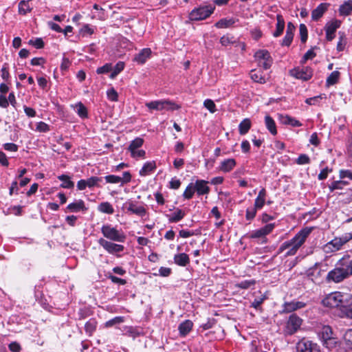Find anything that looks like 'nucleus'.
Here are the masks:
<instances>
[{"label": "nucleus", "instance_id": "obj_1", "mask_svg": "<svg viewBox=\"0 0 352 352\" xmlns=\"http://www.w3.org/2000/svg\"><path fill=\"white\" fill-rule=\"evenodd\" d=\"M352 296L350 294L336 292L327 295L322 301L324 307L330 308H339L340 316L352 319V310L351 302Z\"/></svg>", "mask_w": 352, "mask_h": 352}, {"label": "nucleus", "instance_id": "obj_2", "mask_svg": "<svg viewBox=\"0 0 352 352\" xmlns=\"http://www.w3.org/2000/svg\"><path fill=\"white\" fill-rule=\"evenodd\" d=\"M312 230L313 228L311 227L302 228L292 239L283 242L279 247L278 253H282L287 250L285 253L286 256L294 255Z\"/></svg>", "mask_w": 352, "mask_h": 352}, {"label": "nucleus", "instance_id": "obj_3", "mask_svg": "<svg viewBox=\"0 0 352 352\" xmlns=\"http://www.w3.org/2000/svg\"><path fill=\"white\" fill-rule=\"evenodd\" d=\"M214 4L208 3L200 5L193 8L188 14V19L191 21H203L210 16L215 10Z\"/></svg>", "mask_w": 352, "mask_h": 352}, {"label": "nucleus", "instance_id": "obj_4", "mask_svg": "<svg viewBox=\"0 0 352 352\" xmlns=\"http://www.w3.org/2000/svg\"><path fill=\"white\" fill-rule=\"evenodd\" d=\"M352 239V233L347 232L340 236L335 237L327 243L323 247V251L326 254L337 252L342 249V246Z\"/></svg>", "mask_w": 352, "mask_h": 352}, {"label": "nucleus", "instance_id": "obj_5", "mask_svg": "<svg viewBox=\"0 0 352 352\" xmlns=\"http://www.w3.org/2000/svg\"><path fill=\"white\" fill-rule=\"evenodd\" d=\"M101 232L103 236L109 241L124 243L126 239V236L122 230H118L109 223L102 226Z\"/></svg>", "mask_w": 352, "mask_h": 352}, {"label": "nucleus", "instance_id": "obj_6", "mask_svg": "<svg viewBox=\"0 0 352 352\" xmlns=\"http://www.w3.org/2000/svg\"><path fill=\"white\" fill-rule=\"evenodd\" d=\"M318 337L322 345L328 349L335 348L337 345V338L333 337L332 328L329 325L323 326L318 332Z\"/></svg>", "mask_w": 352, "mask_h": 352}, {"label": "nucleus", "instance_id": "obj_7", "mask_svg": "<svg viewBox=\"0 0 352 352\" xmlns=\"http://www.w3.org/2000/svg\"><path fill=\"white\" fill-rule=\"evenodd\" d=\"M145 106L150 110L156 111H174L180 109V106L170 100H153L145 104Z\"/></svg>", "mask_w": 352, "mask_h": 352}, {"label": "nucleus", "instance_id": "obj_8", "mask_svg": "<svg viewBox=\"0 0 352 352\" xmlns=\"http://www.w3.org/2000/svg\"><path fill=\"white\" fill-rule=\"evenodd\" d=\"M302 319L296 314H292L285 322L283 332L285 336H292L296 333L302 324Z\"/></svg>", "mask_w": 352, "mask_h": 352}, {"label": "nucleus", "instance_id": "obj_9", "mask_svg": "<svg viewBox=\"0 0 352 352\" xmlns=\"http://www.w3.org/2000/svg\"><path fill=\"white\" fill-rule=\"evenodd\" d=\"M115 241H109L104 238H100L98 243L100 246L110 254L116 255V257L120 258L121 255L119 253L122 252L125 248L123 245L114 243Z\"/></svg>", "mask_w": 352, "mask_h": 352}, {"label": "nucleus", "instance_id": "obj_10", "mask_svg": "<svg viewBox=\"0 0 352 352\" xmlns=\"http://www.w3.org/2000/svg\"><path fill=\"white\" fill-rule=\"evenodd\" d=\"M289 73L291 76L296 79L307 81L312 78L314 70L311 67L308 66L302 67H296L290 69Z\"/></svg>", "mask_w": 352, "mask_h": 352}, {"label": "nucleus", "instance_id": "obj_11", "mask_svg": "<svg viewBox=\"0 0 352 352\" xmlns=\"http://www.w3.org/2000/svg\"><path fill=\"white\" fill-rule=\"evenodd\" d=\"M296 352H320V346L317 343L302 338L296 344Z\"/></svg>", "mask_w": 352, "mask_h": 352}, {"label": "nucleus", "instance_id": "obj_12", "mask_svg": "<svg viewBox=\"0 0 352 352\" xmlns=\"http://www.w3.org/2000/svg\"><path fill=\"white\" fill-rule=\"evenodd\" d=\"M348 278L342 270L339 267L337 263L335 265V267L329 271L326 276L327 283H339L342 282L344 280Z\"/></svg>", "mask_w": 352, "mask_h": 352}, {"label": "nucleus", "instance_id": "obj_13", "mask_svg": "<svg viewBox=\"0 0 352 352\" xmlns=\"http://www.w3.org/2000/svg\"><path fill=\"white\" fill-rule=\"evenodd\" d=\"M341 21L338 19H333L328 21L324 25V30L326 34V39L328 41H331L336 36V30L340 28Z\"/></svg>", "mask_w": 352, "mask_h": 352}, {"label": "nucleus", "instance_id": "obj_14", "mask_svg": "<svg viewBox=\"0 0 352 352\" xmlns=\"http://www.w3.org/2000/svg\"><path fill=\"white\" fill-rule=\"evenodd\" d=\"M337 264L347 278L352 276V257L351 255L348 254L344 255L338 261Z\"/></svg>", "mask_w": 352, "mask_h": 352}, {"label": "nucleus", "instance_id": "obj_15", "mask_svg": "<svg viewBox=\"0 0 352 352\" xmlns=\"http://www.w3.org/2000/svg\"><path fill=\"white\" fill-rule=\"evenodd\" d=\"M275 227V223H268L265 226L253 230L250 234L249 237L250 239H263L265 238V236L272 232Z\"/></svg>", "mask_w": 352, "mask_h": 352}, {"label": "nucleus", "instance_id": "obj_16", "mask_svg": "<svg viewBox=\"0 0 352 352\" xmlns=\"http://www.w3.org/2000/svg\"><path fill=\"white\" fill-rule=\"evenodd\" d=\"M124 207L126 208L128 212L137 214L140 217H144L146 214V210L142 206H137L133 201L129 199L124 204Z\"/></svg>", "mask_w": 352, "mask_h": 352}, {"label": "nucleus", "instance_id": "obj_17", "mask_svg": "<svg viewBox=\"0 0 352 352\" xmlns=\"http://www.w3.org/2000/svg\"><path fill=\"white\" fill-rule=\"evenodd\" d=\"M321 266L320 263H316L314 266L307 270V276L312 280H317L326 272V270H322Z\"/></svg>", "mask_w": 352, "mask_h": 352}, {"label": "nucleus", "instance_id": "obj_18", "mask_svg": "<svg viewBox=\"0 0 352 352\" xmlns=\"http://www.w3.org/2000/svg\"><path fill=\"white\" fill-rule=\"evenodd\" d=\"M307 304L302 301L293 300L290 302H285L283 305V313H292L296 310L304 308Z\"/></svg>", "mask_w": 352, "mask_h": 352}, {"label": "nucleus", "instance_id": "obj_19", "mask_svg": "<svg viewBox=\"0 0 352 352\" xmlns=\"http://www.w3.org/2000/svg\"><path fill=\"white\" fill-rule=\"evenodd\" d=\"M151 54L152 51L151 48H143L139 53L134 55L133 61L137 63L138 65H144L149 58H151Z\"/></svg>", "mask_w": 352, "mask_h": 352}, {"label": "nucleus", "instance_id": "obj_20", "mask_svg": "<svg viewBox=\"0 0 352 352\" xmlns=\"http://www.w3.org/2000/svg\"><path fill=\"white\" fill-rule=\"evenodd\" d=\"M295 30V25L292 22H288L287 25L285 35L280 43L282 46L289 47L292 44Z\"/></svg>", "mask_w": 352, "mask_h": 352}, {"label": "nucleus", "instance_id": "obj_21", "mask_svg": "<svg viewBox=\"0 0 352 352\" xmlns=\"http://www.w3.org/2000/svg\"><path fill=\"white\" fill-rule=\"evenodd\" d=\"M88 208L85 206V202L82 199L76 200L74 202L67 205L65 211V212H78L80 211L86 212Z\"/></svg>", "mask_w": 352, "mask_h": 352}, {"label": "nucleus", "instance_id": "obj_22", "mask_svg": "<svg viewBox=\"0 0 352 352\" xmlns=\"http://www.w3.org/2000/svg\"><path fill=\"white\" fill-rule=\"evenodd\" d=\"M209 182L204 179H197L195 184V192L198 196L207 195L210 192V187L207 185Z\"/></svg>", "mask_w": 352, "mask_h": 352}, {"label": "nucleus", "instance_id": "obj_23", "mask_svg": "<svg viewBox=\"0 0 352 352\" xmlns=\"http://www.w3.org/2000/svg\"><path fill=\"white\" fill-rule=\"evenodd\" d=\"M329 3H320L315 9L311 12V19L314 21H318L327 10Z\"/></svg>", "mask_w": 352, "mask_h": 352}, {"label": "nucleus", "instance_id": "obj_24", "mask_svg": "<svg viewBox=\"0 0 352 352\" xmlns=\"http://www.w3.org/2000/svg\"><path fill=\"white\" fill-rule=\"evenodd\" d=\"M236 165V162L234 158L226 159L220 163L218 167L219 170L223 173L230 172Z\"/></svg>", "mask_w": 352, "mask_h": 352}, {"label": "nucleus", "instance_id": "obj_25", "mask_svg": "<svg viewBox=\"0 0 352 352\" xmlns=\"http://www.w3.org/2000/svg\"><path fill=\"white\" fill-rule=\"evenodd\" d=\"M157 168L156 163L155 161H148L145 162L139 171L140 176L144 177L153 173Z\"/></svg>", "mask_w": 352, "mask_h": 352}, {"label": "nucleus", "instance_id": "obj_26", "mask_svg": "<svg viewBox=\"0 0 352 352\" xmlns=\"http://www.w3.org/2000/svg\"><path fill=\"white\" fill-rule=\"evenodd\" d=\"M193 323L190 320H186L179 324L178 331L182 337L187 336L192 330Z\"/></svg>", "mask_w": 352, "mask_h": 352}, {"label": "nucleus", "instance_id": "obj_27", "mask_svg": "<svg viewBox=\"0 0 352 352\" xmlns=\"http://www.w3.org/2000/svg\"><path fill=\"white\" fill-rule=\"evenodd\" d=\"M173 260L176 265L181 267H186L190 263L189 256L186 253H179L175 254Z\"/></svg>", "mask_w": 352, "mask_h": 352}, {"label": "nucleus", "instance_id": "obj_28", "mask_svg": "<svg viewBox=\"0 0 352 352\" xmlns=\"http://www.w3.org/2000/svg\"><path fill=\"white\" fill-rule=\"evenodd\" d=\"M277 23L276 25V30L272 33L274 37L280 36L285 29V20L281 14L276 15Z\"/></svg>", "mask_w": 352, "mask_h": 352}, {"label": "nucleus", "instance_id": "obj_29", "mask_svg": "<svg viewBox=\"0 0 352 352\" xmlns=\"http://www.w3.org/2000/svg\"><path fill=\"white\" fill-rule=\"evenodd\" d=\"M267 195L266 190L263 188L258 194L257 197L254 200V206L256 208L261 209L265 204V197Z\"/></svg>", "mask_w": 352, "mask_h": 352}, {"label": "nucleus", "instance_id": "obj_30", "mask_svg": "<svg viewBox=\"0 0 352 352\" xmlns=\"http://www.w3.org/2000/svg\"><path fill=\"white\" fill-rule=\"evenodd\" d=\"M338 11L340 16L350 15L352 12V0L344 1L343 4L340 6Z\"/></svg>", "mask_w": 352, "mask_h": 352}, {"label": "nucleus", "instance_id": "obj_31", "mask_svg": "<svg viewBox=\"0 0 352 352\" xmlns=\"http://www.w3.org/2000/svg\"><path fill=\"white\" fill-rule=\"evenodd\" d=\"M265 126L272 135L277 134L276 125L274 120L269 115L265 116Z\"/></svg>", "mask_w": 352, "mask_h": 352}, {"label": "nucleus", "instance_id": "obj_32", "mask_svg": "<svg viewBox=\"0 0 352 352\" xmlns=\"http://www.w3.org/2000/svg\"><path fill=\"white\" fill-rule=\"evenodd\" d=\"M57 178L62 181L63 183L60 185V188H67V189H72L74 186V183L71 180V177L65 174H62L60 175H58Z\"/></svg>", "mask_w": 352, "mask_h": 352}, {"label": "nucleus", "instance_id": "obj_33", "mask_svg": "<svg viewBox=\"0 0 352 352\" xmlns=\"http://www.w3.org/2000/svg\"><path fill=\"white\" fill-rule=\"evenodd\" d=\"M124 329L126 331L125 334L133 338H136L143 334L142 331L137 327L125 326Z\"/></svg>", "mask_w": 352, "mask_h": 352}, {"label": "nucleus", "instance_id": "obj_34", "mask_svg": "<svg viewBox=\"0 0 352 352\" xmlns=\"http://www.w3.org/2000/svg\"><path fill=\"white\" fill-rule=\"evenodd\" d=\"M185 216V212L177 208L175 212L172 213L171 214H166V217L168 218V221L170 223H176L181 221Z\"/></svg>", "mask_w": 352, "mask_h": 352}, {"label": "nucleus", "instance_id": "obj_35", "mask_svg": "<svg viewBox=\"0 0 352 352\" xmlns=\"http://www.w3.org/2000/svg\"><path fill=\"white\" fill-rule=\"evenodd\" d=\"M97 327V321L95 318L89 319L85 324V331L87 336H91L96 331Z\"/></svg>", "mask_w": 352, "mask_h": 352}, {"label": "nucleus", "instance_id": "obj_36", "mask_svg": "<svg viewBox=\"0 0 352 352\" xmlns=\"http://www.w3.org/2000/svg\"><path fill=\"white\" fill-rule=\"evenodd\" d=\"M235 23V20L233 18H223L221 19L219 21H218L215 24L214 26L217 28H227L232 25H233Z\"/></svg>", "mask_w": 352, "mask_h": 352}, {"label": "nucleus", "instance_id": "obj_37", "mask_svg": "<svg viewBox=\"0 0 352 352\" xmlns=\"http://www.w3.org/2000/svg\"><path fill=\"white\" fill-rule=\"evenodd\" d=\"M144 139H142V138L138 137L130 142V144L127 148V150L130 153H132V151L133 152L135 150H138L140 147H142V146L144 144Z\"/></svg>", "mask_w": 352, "mask_h": 352}, {"label": "nucleus", "instance_id": "obj_38", "mask_svg": "<svg viewBox=\"0 0 352 352\" xmlns=\"http://www.w3.org/2000/svg\"><path fill=\"white\" fill-rule=\"evenodd\" d=\"M251 128V121L248 118L243 120L239 124V132L240 135H245Z\"/></svg>", "mask_w": 352, "mask_h": 352}, {"label": "nucleus", "instance_id": "obj_39", "mask_svg": "<svg viewBox=\"0 0 352 352\" xmlns=\"http://www.w3.org/2000/svg\"><path fill=\"white\" fill-rule=\"evenodd\" d=\"M98 210L100 212L107 214H112L114 212V209L112 205L107 201L100 203L98 206Z\"/></svg>", "mask_w": 352, "mask_h": 352}, {"label": "nucleus", "instance_id": "obj_40", "mask_svg": "<svg viewBox=\"0 0 352 352\" xmlns=\"http://www.w3.org/2000/svg\"><path fill=\"white\" fill-rule=\"evenodd\" d=\"M340 76V73L338 71L331 72L326 80V85L327 87L334 85L338 82Z\"/></svg>", "mask_w": 352, "mask_h": 352}, {"label": "nucleus", "instance_id": "obj_41", "mask_svg": "<svg viewBox=\"0 0 352 352\" xmlns=\"http://www.w3.org/2000/svg\"><path fill=\"white\" fill-rule=\"evenodd\" d=\"M250 78L255 82L259 84H265L266 82V80L265 77L262 75V72L259 71L256 72L254 69L250 72Z\"/></svg>", "mask_w": 352, "mask_h": 352}, {"label": "nucleus", "instance_id": "obj_42", "mask_svg": "<svg viewBox=\"0 0 352 352\" xmlns=\"http://www.w3.org/2000/svg\"><path fill=\"white\" fill-rule=\"evenodd\" d=\"M125 64L122 61H118L114 67H112V72L109 75L111 79H114L124 69Z\"/></svg>", "mask_w": 352, "mask_h": 352}, {"label": "nucleus", "instance_id": "obj_43", "mask_svg": "<svg viewBox=\"0 0 352 352\" xmlns=\"http://www.w3.org/2000/svg\"><path fill=\"white\" fill-rule=\"evenodd\" d=\"M75 111L81 118H86L88 117L87 109L81 102H79L76 104Z\"/></svg>", "mask_w": 352, "mask_h": 352}, {"label": "nucleus", "instance_id": "obj_44", "mask_svg": "<svg viewBox=\"0 0 352 352\" xmlns=\"http://www.w3.org/2000/svg\"><path fill=\"white\" fill-rule=\"evenodd\" d=\"M219 42L221 45L226 47L230 44L236 43V39L234 36L227 34L221 37Z\"/></svg>", "mask_w": 352, "mask_h": 352}, {"label": "nucleus", "instance_id": "obj_45", "mask_svg": "<svg viewBox=\"0 0 352 352\" xmlns=\"http://www.w3.org/2000/svg\"><path fill=\"white\" fill-rule=\"evenodd\" d=\"M254 57L258 60V62L272 58L270 52L266 50H258L255 53Z\"/></svg>", "mask_w": 352, "mask_h": 352}, {"label": "nucleus", "instance_id": "obj_46", "mask_svg": "<svg viewBox=\"0 0 352 352\" xmlns=\"http://www.w3.org/2000/svg\"><path fill=\"white\" fill-rule=\"evenodd\" d=\"M194 188H195V186L192 183H190L187 186L186 190H184V192L183 193V197L184 199H190L193 197L195 192V189Z\"/></svg>", "mask_w": 352, "mask_h": 352}, {"label": "nucleus", "instance_id": "obj_47", "mask_svg": "<svg viewBox=\"0 0 352 352\" xmlns=\"http://www.w3.org/2000/svg\"><path fill=\"white\" fill-rule=\"evenodd\" d=\"M105 276H106L107 278L111 280V281L113 283L119 284L121 285H124L126 284V280L125 279L118 278V277L114 276L113 274H112V273H111V272H108L107 274H106Z\"/></svg>", "mask_w": 352, "mask_h": 352}, {"label": "nucleus", "instance_id": "obj_48", "mask_svg": "<svg viewBox=\"0 0 352 352\" xmlns=\"http://www.w3.org/2000/svg\"><path fill=\"white\" fill-rule=\"evenodd\" d=\"M299 33L300 36V41L302 43H305L307 41L308 38V30L307 26L301 23L299 25Z\"/></svg>", "mask_w": 352, "mask_h": 352}, {"label": "nucleus", "instance_id": "obj_49", "mask_svg": "<svg viewBox=\"0 0 352 352\" xmlns=\"http://www.w3.org/2000/svg\"><path fill=\"white\" fill-rule=\"evenodd\" d=\"M256 284V280L254 279L244 280L236 284V287L241 289H248Z\"/></svg>", "mask_w": 352, "mask_h": 352}, {"label": "nucleus", "instance_id": "obj_50", "mask_svg": "<svg viewBox=\"0 0 352 352\" xmlns=\"http://www.w3.org/2000/svg\"><path fill=\"white\" fill-rule=\"evenodd\" d=\"M102 179H103V177L92 176L86 180L87 186L89 188H91L94 186H97L98 183L102 182Z\"/></svg>", "mask_w": 352, "mask_h": 352}, {"label": "nucleus", "instance_id": "obj_51", "mask_svg": "<svg viewBox=\"0 0 352 352\" xmlns=\"http://www.w3.org/2000/svg\"><path fill=\"white\" fill-rule=\"evenodd\" d=\"M124 321L123 316H116L113 318L107 321L104 324L105 327H111L115 324H120Z\"/></svg>", "mask_w": 352, "mask_h": 352}, {"label": "nucleus", "instance_id": "obj_52", "mask_svg": "<svg viewBox=\"0 0 352 352\" xmlns=\"http://www.w3.org/2000/svg\"><path fill=\"white\" fill-rule=\"evenodd\" d=\"M31 10L30 8L29 4L28 1L24 0L21 1L19 3V12L21 14H26Z\"/></svg>", "mask_w": 352, "mask_h": 352}, {"label": "nucleus", "instance_id": "obj_53", "mask_svg": "<svg viewBox=\"0 0 352 352\" xmlns=\"http://www.w3.org/2000/svg\"><path fill=\"white\" fill-rule=\"evenodd\" d=\"M339 35L340 37L337 44L336 49L338 52H342L344 50L346 42L344 34L343 32H339Z\"/></svg>", "mask_w": 352, "mask_h": 352}, {"label": "nucleus", "instance_id": "obj_54", "mask_svg": "<svg viewBox=\"0 0 352 352\" xmlns=\"http://www.w3.org/2000/svg\"><path fill=\"white\" fill-rule=\"evenodd\" d=\"M295 162L298 165L309 164L311 162V160L308 155L300 154L298 158L296 159Z\"/></svg>", "mask_w": 352, "mask_h": 352}, {"label": "nucleus", "instance_id": "obj_55", "mask_svg": "<svg viewBox=\"0 0 352 352\" xmlns=\"http://www.w3.org/2000/svg\"><path fill=\"white\" fill-rule=\"evenodd\" d=\"M257 210H259L258 208H256V207L254 206V207H250L247 208L245 211V219L248 221H252L254 219L256 214Z\"/></svg>", "mask_w": 352, "mask_h": 352}, {"label": "nucleus", "instance_id": "obj_56", "mask_svg": "<svg viewBox=\"0 0 352 352\" xmlns=\"http://www.w3.org/2000/svg\"><path fill=\"white\" fill-rule=\"evenodd\" d=\"M344 339L346 346L352 350V329H348L345 332Z\"/></svg>", "mask_w": 352, "mask_h": 352}, {"label": "nucleus", "instance_id": "obj_57", "mask_svg": "<svg viewBox=\"0 0 352 352\" xmlns=\"http://www.w3.org/2000/svg\"><path fill=\"white\" fill-rule=\"evenodd\" d=\"M36 131L41 133H47L50 131V127L47 123L41 121L36 123Z\"/></svg>", "mask_w": 352, "mask_h": 352}, {"label": "nucleus", "instance_id": "obj_58", "mask_svg": "<svg viewBox=\"0 0 352 352\" xmlns=\"http://www.w3.org/2000/svg\"><path fill=\"white\" fill-rule=\"evenodd\" d=\"M204 106L206 107L210 113H214L217 111L216 105L214 101L211 99H206L204 102Z\"/></svg>", "mask_w": 352, "mask_h": 352}, {"label": "nucleus", "instance_id": "obj_59", "mask_svg": "<svg viewBox=\"0 0 352 352\" xmlns=\"http://www.w3.org/2000/svg\"><path fill=\"white\" fill-rule=\"evenodd\" d=\"M316 56L313 49L309 50L300 60V64L304 65L308 60L313 59Z\"/></svg>", "mask_w": 352, "mask_h": 352}, {"label": "nucleus", "instance_id": "obj_60", "mask_svg": "<svg viewBox=\"0 0 352 352\" xmlns=\"http://www.w3.org/2000/svg\"><path fill=\"white\" fill-rule=\"evenodd\" d=\"M112 70V64L106 63L103 66L98 67L96 73L98 74H107Z\"/></svg>", "mask_w": 352, "mask_h": 352}, {"label": "nucleus", "instance_id": "obj_61", "mask_svg": "<svg viewBox=\"0 0 352 352\" xmlns=\"http://www.w3.org/2000/svg\"><path fill=\"white\" fill-rule=\"evenodd\" d=\"M28 43L34 46L36 49H42L45 46V43L41 38H36L34 40L31 39Z\"/></svg>", "mask_w": 352, "mask_h": 352}, {"label": "nucleus", "instance_id": "obj_62", "mask_svg": "<svg viewBox=\"0 0 352 352\" xmlns=\"http://www.w3.org/2000/svg\"><path fill=\"white\" fill-rule=\"evenodd\" d=\"M333 169L329 167H325L320 170V173L318 175V180H324L327 178L329 173H331Z\"/></svg>", "mask_w": 352, "mask_h": 352}, {"label": "nucleus", "instance_id": "obj_63", "mask_svg": "<svg viewBox=\"0 0 352 352\" xmlns=\"http://www.w3.org/2000/svg\"><path fill=\"white\" fill-rule=\"evenodd\" d=\"M107 183L110 184H118L121 183V177L114 175H109L103 177Z\"/></svg>", "mask_w": 352, "mask_h": 352}, {"label": "nucleus", "instance_id": "obj_64", "mask_svg": "<svg viewBox=\"0 0 352 352\" xmlns=\"http://www.w3.org/2000/svg\"><path fill=\"white\" fill-rule=\"evenodd\" d=\"M80 32L83 36L86 35H91L94 34V30L89 24H85L81 28Z\"/></svg>", "mask_w": 352, "mask_h": 352}]
</instances>
